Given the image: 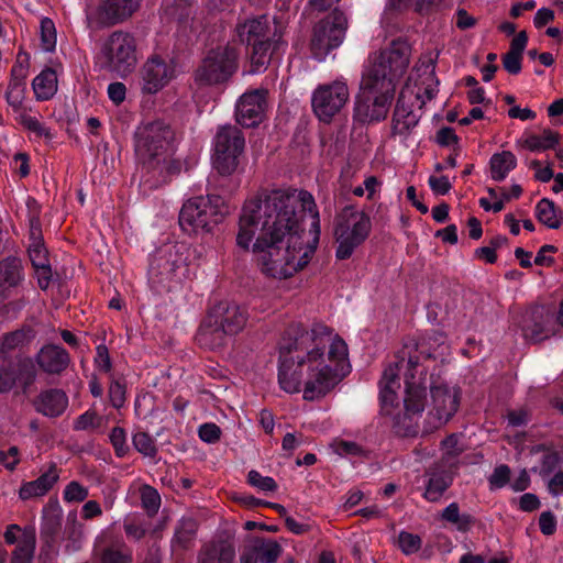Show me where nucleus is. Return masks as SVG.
<instances>
[{
  "label": "nucleus",
  "instance_id": "nucleus-1",
  "mask_svg": "<svg viewBox=\"0 0 563 563\" xmlns=\"http://www.w3.org/2000/svg\"><path fill=\"white\" fill-rule=\"evenodd\" d=\"M320 236V216L305 190H264L247 199L239 219L236 245L252 251L261 271L286 279L302 269Z\"/></svg>",
  "mask_w": 563,
  "mask_h": 563
},
{
  "label": "nucleus",
  "instance_id": "nucleus-2",
  "mask_svg": "<svg viewBox=\"0 0 563 563\" xmlns=\"http://www.w3.org/2000/svg\"><path fill=\"white\" fill-rule=\"evenodd\" d=\"M347 355L344 340L324 324H291L280 345L279 386L289 394L302 390L305 400H319L347 373Z\"/></svg>",
  "mask_w": 563,
  "mask_h": 563
},
{
  "label": "nucleus",
  "instance_id": "nucleus-3",
  "mask_svg": "<svg viewBox=\"0 0 563 563\" xmlns=\"http://www.w3.org/2000/svg\"><path fill=\"white\" fill-rule=\"evenodd\" d=\"M410 62V46L394 41L389 47L368 56L355 98L354 118L360 122L384 120L396 91L398 78Z\"/></svg>",
  "mask_w": 563,
  "mask_h": 563
},
{
  "label": "nucleus",
  "instance_id": "nucleus-4",
  "mask_svg": "<svg viewBox=\"0 0 563 563\" xmlns=\"http://www.w3.org/2000/svg\"><path fill=\"white\" fill-rule=\"evenodd\" d=\"M405 382V413L396 418V424H402L405 434L416 432L413 420L421 416L427 404V372L419 364V355L415 345H405L396 355V361L389 364L379 382L380 400L384 410L393 407L398 400L400 388L399 375Z\"/></svg>",
  "mask_w": 563,
  "mask_h": 563
},
{
  "label": "nucleus",
  "instance_id": "nucleus-5",
  "mask_svg": "<svg viewBox=\"0 0 563 563\" xmlns=\"http://www.w3.org/2000/svg\"><path fill=\"white\" fill-rule=\"evenodd\" d=\"M435 58L431 53L427 54L411 70L394 111L391 128L394 135L402 139L410 135L421 117L418 111L437 96L439 80L435 76Z\"/></svg>",
  "mask_w": 563,
  "mask_h": 563
},
{
  "label": "nucleus",
  "instance_id": "nucleus-6",
  "mask_svg": "<svg viewBox=\"0 0 563 563\" xmlns=\"http://www.w3.org/2000/svg\"><path fill=\"white\" fill-rule=\"evenodd\" d=\"M175 133L169 124L156 120L140 125L134 134L139 162L162 176L179 172V163L170 158Z\"/></svg>",
  "mask_w": 563,
  "mask_h": 563
},
{
  "label": "nucleus",
  "instance_id": "nucleus-7",
  "mask_svg": "<svg viewBox=\"0 0 563 563\" xmlns=\"http://www.w3.org/2000/svg\"><path fill=\"white\" fill-rule=\"evenodd\" d=\"M236 35L242 43L252 46V71L260 73L265 69L273 57L286 44L283 41V26L271 22L266 15L247 19L235 27Z\"/></svg>",
  "mask_w": 563,
  "mask_h": 563
},
{
  "label": "nucleus",
  "instance_id": "nucleus-8",
  "mask_svg": "<svg viewBox=\"0 0 563 563\" xmlns=\"http://www.w3.org/2000/svg\"><path fill=\"white\" fill-rule=\"evenodd\" d=\"M246 311L240 306L221 301L214 305L199 327L196 340L200 346L214 350L223 346L227 338L238 334L246 324Z\"/></svg>",
  "mask_w": 563,
  "mask_h": 563
},
{
  "label": "nucleus",
  "instance_id": "nucleus-9",
  "mask_svg": "<svg viewBox=\"0 0 563 563\" xmlns=\"http://www.w3.org/2000/svg\"><path fill=\"white\" fill-rule=\"evenodd\" d=\"M229 214L224 199L217 195L189 199L179 213V224L188 232L210 231Z\"/></svg>",
  "mask_w": 563,
  "mask_h": 563
},
{
  "label": "nucleus",
  "instance_id": "nucleus-10",
  "mask_svg": "<svg viewBox=\"0 0 563 563\" xmlns=\"http://www.w3.org/2000/svg\"><path fill=\"white\" fill-rule=\"evenodd\" d=\"M99 57L109 71L122 77L131 74L137 65V41L134 34L115 30L104 37Z\"/></svg>",
  "mask_w": 563,
  "mask_h": 563
},
{
  "label": "nucleus",
  "instance_id": "nucleus-11",
  "mask_svg": "<svg viewBox=\"0 0 563 563\" xmlns=\"http://www.w3.org/2000/svg\"><path fill=\"white\" fill-rule=\"evenodd\" d=\"M369 232V217L353 207H345L339 214L334 232L338 242L335 256L339 260L349 258L354 250L367 239Z\"/></svg>",
  "mask_w": 563,
  "mask_h": 563
},
{
  "label": "nucleus",
  "instance_id": "nucleus-12",
  "mask_svg": "<svg viewBox=\"0 0 563 563\" xmlns=\"http://www.w3.org/2000/svg\"><path fill=\"white\" fill-rule=\"evenodd\" d=\"M187 272L186 257L176 245L157 251L150 265V279L154 285L170 289Z\"/></svg>",
  "mask_w": 563,
  "mask_h": 563
},
{
  "label": "nucleus",
  "instance_id": "nucleus-13",
  "mask_svg": "<svg viewBox=\"0 0 563 563\" xmlns=\"http://www.w3.org/2000/svg\"><path fill=\"white\" fill-rule=\"evenodd\" d=\"M346 29V16L336 9L319 21L313 29L310 44L313 56L319 60L324 59L332 49L343 43Z\"/></svg>",
  "mask_w": 563,
  "mask_h": 563
},
{
  "label": "nucleus",
  "instance_id": "nucleus-14",
  "mask_svg": "<svg viewBox=\"0 0 563 563\" xmlns=\"http://www.w3.org/2000/svg\"><path fill=\"white\" fill-rule=\"evenodd\" d=\"M244 144V136L236 126L219 129L214 137L213 166L221 175L229 176L236 170Z\"/></svg>",
  "mask_w": 563,
  "mask_h": 563
},
{
  "label": "nucleus",
  "instance_id": "nucleus-15",
  "mask_svg": "<svg viewBox=\"0 0 563 563\" xmlns=\"http://www.w3.org/2000/svg\"><path fill=\"white\" fill-rule=\"evenodd\" d=\"M429 387L431 395L428 411L429 428L438 429L456 413L460 407L461 389L440 378L432 379Z\"/></svg>",
  "mask_w": 563,
  "mask_h": 563
},
{
  "label": "nucleus",
  "instance_id": "nucleus-16",
  "mask_svg": "<svg viewBox=\"0 0 563 563\" xmlns=\"http://www.w3.org/2000/svg\"><path fill=\"white\" fill-rule=\"evenodd\" d=\"M238 52L232 46L218 47L208 53L197 68L195 79L200 85H216L228 80L238 68Z\"/></svg>",
  "mask_w": 563,
  "mask_h": 563
},
{
  "label": "nucleus",
  "instance_id": "nucleus-17",
  "mask_svg": "<svg viewBox=\"0 0 563 563\" xmlns=\"http://www.w3.org/2000/svg\"><path fill=\"white\" fill-rule=\"evenodd\" d=\"M350 100V89L343 78L318 86L311 97V106L320 121L330 122Z\"/></svg>",
  "mask_w": 563,
  "mask_h": 563
},
{
  "label": "nucleus",
  "instance_id": "nucleus-18",
  "mask_svg": "<svg viewBox=\"0 0 563 563\" xmlns=\"http://www.w3.org/2000/svg\"><path fill=\"white\" fill-rule=\"evenodd\" d=\"M174 60L152 54L139 69V85L143 95H156L176 78Z\"/></svg>",
  "mask_w": 563,
  "mask_h": 563
},
{
  "label": "nucleus",
  "instance_id": "nucleus-19",
  "mask_svg": "<svg viewBox=\"0 0 563 563\" xmlns=\"http://www.w3.org/2000/svg\"><path fill=\"white\" fill-rule=\"evenodd\" d=\"M36 369L30 358L12 360L0 355V393H9L19 382L25 393L35 382Z\"/></svg>",
  "mask_w": 563,
  "mask_h": 563
},
{
  "label": "nucleus",
  "instance_id": "nucleus-20",
  "mask_svg": "<svg viewBox=\"0 0 563 563\" xmlns=\"http://www.w3.org/2000/svg\"><path fill=\"white\" fill-rule=\"evenodd\" d=\"M554 314L544 307H534L521 317L520 329L526 341L542 342L556 333Z\"/></svg>",
  "mask_w": 563,
  "mask_h": 563
},
{
  "label": "nucleus",
  "instance_id": "nucleus-21",
  "mask_svg": "<svg viewBox=\"0 0 563 563\" xmlns=\"http://www.w3.org/2000/svg\"><path fill=\"white\" fill-rule=\"evenodd\" d=\"M137 7L139 0H104L87 19L93 29L113 26L128 20Z\"/></svg>",
  "mask_w": 563,
  "mask_h": 563
},
{
  "label": "nucleus",
  "instance_id": "nucleus-22",
  "mask_svg": "<svg viewBox=\"0 0 563 563\" xmlns=\"http://www.w3.org/2000/svg\"><path fill=\"white\" fill-rule=\"evenodd\" d=\"M267 109V90L255 89L243 93L236 103V121L246 128L260 124Z\"/></svg>",
  "mask_w": 563,
  "mask_h": 563
},
{
  "label": "nucleus",
  "instance_id": "nucleus-23",
  "mask_svg": "<svg viewBox=\"0 0 563 563\" xmlns=\"http://www.w3.org/2000/svg\"><path fill=\"white\" fill-rule=\"evenodd\" d=\"M282 547L273 539L254 538L241 555V563H276Z\"/></svg>",
  "mask_w": 563,
  "mask_h": 563
},
{
  "label": "nucleus",
  "instance_id": "nucleus-24",
  "mask_svg": "<svg viewBox=\"0 0 563 563\" xmlns=\"http://www.w3.org/2000/svg\"><path fill=\"white\" fill-rule=\"evenodd\" d=\"M24 280L21 260L8 257L0 262V297L5 299L18 292Z\"/></svg>",
  "mask_w": 563,
  "mask_h": 563
},
{
  "label": "nucleus",
  "instance_id": "nucleus-25",
  "mask_svg": "<svg viewBox=\"0 0 563 563\" xmlns=\"http://www.w3.org/2000/svg\"><path fill=\"white\" fill-rule=\"evenodd\" d=\"M25 71L22 65L13 66L11 70V79L5 91V101L13 112L19 115L21 111H26L24 106L26 86Z\"/></svg>",
  "mask_w": 563,
  "mask_h": 563
},
{
  "label": "nucleus",
  "instance_id": "nucleus-26",
  "mask_svg": "<svg viewBox=\"0 0 563 563\" xmlns=\"http://www.w3.org/2000/svg\"><path fill=\"white\" fill-rule=\"evenodd\" d=\"M38 366L48 374H60L70 362L67 351L58 345L43 346L36 355Z\"/></svg>",
  "mask_w": 563,
  "mask_h": 563
},
{
  "label": "nucleus",
  "instance_id": "nucleus-27",
  "mask_svg": "<svg viewBox=\"0 0 563 563\" xmlns=\"http://www.w3.org/2000/svg\"><path fill=\"white\" fill-rule=\"evenodd\" d=\"M59 471L55 464H51L36 479L21 486L19 495L22 499L44 496L57 483Z\"/></svg>",
  "mask_w": 563,
  "mask_h": 563
},
{
  "label": "nucleus",
  "instance_id": "nucleus-28",
  "mask_svg": "<svg viewBox=\"0 0 563 563\" xmlns=\"http://www.w3.org/2000/svg\"><path fill=\"white\" fill-rule=\"evenodd\" d=\"M29 256L34 267L38 287L43 290L47 289L51 285L53 274L44 243L29 244Z\"/></svg>",
  "mask_w": 563,
  "mask_h": 563
},
{
  "label": "nucleus",
  "instance_id": "nucleus-29",
  "mask_svg": "<svg viewBox=\"0 0 563 563\" xmlns=\"http://www.w3.org/2000/svg\"><path fill=\"white\" fill-rule=\"evenodd\" d=\"M35 409L46 417L60 416L68 406V397L62 389L42 391L35 400Z\"/></svg>",
  "mask_w": 563,
  "mask_h": 563
},
{
  "label": "nucleus",
  "instance_id": "nucleus-30",
  "mask_svg": "<svg viewBox=\"0 0 563 563\" xmlns=\"http://www.w3.org/2000/svg\"><path fill=\"white\" fill-rule=\"evenodd\" d=\"M560 141V134L550 129L543 130L541 135L526 133L516 141L518 148L528 150L530 152H541L554 148Z\"/></svg>",
  "mask_w": 563,
  "mask_h": 563
},
{
  "label": "nucleus",
  "instance_id": "nucleus-31",
  "mask_svg": "<svg viewBox=\"0 0 563 563\" xmlns=\"http://www.w3.org/2000/svg\"><path fill=\"white\" fill-rule=\"evenodd\" d=\"M234 549L225 541L206 544L198 556V563H232Z\"/></svg>",
  "mask_w": 563,
  "mask_h": 563
},
{
  "label": "nucleus",
  "instance_id": "nucleus-32",
  "mask_svg": "<svg viewBox=\"0 0 563 563\" xmlns=\"http://www.w3.org/2000/svg\"><path fill=\"white\" fill-rule=\"evenodd\" d=\"M517 157L510 151H501L495 153L489 158V173L490 177L495 181L505 180L509 173L517 167Z\"/></svg>",
  "mask_w": 563,
  "mask_h": 563
},
{
  "label": "nucleus",
  "instance_id": "nucleus-33",
  "mask_svg": "<svg viewBox=\"0 0 563 563\" xmlns=\"http://www.w3.org/2000/svg\"><path fill=\"white\" fill-rule=\"evenodd\" d=\"M34 95L37 100H48L58 87L57 74L52 68L43 69L32 81Z\"/></svg>",
  "mask_w": 563,
  "mask_h": 563
},
{
  "label": "nucleus",
  "instance_id": "nucleus-34",
  "mask_svg": "<svg viewBox=\"0 0 563 563\" xmlns=\"http://www.w3.org/2000/svg\"><path fill=\"white\" fill-rule=\"evenodd\" d=\"M429 481L424 492V498L429 501H438L443 493L450 487L452 484V477L450 474L443 471H431L428 473Z\"/></svg>",
  "mask_w": 563,
  "mask_h": 563
},
{
  "label": "nucleus",
  "instance_id": "nucleus-35",
  "mask_svg": "<svg viewBox=\"0 0 563 563\" xmlns=\"http://www.w3.org/2000/svg\"><path fill=\"white\" fill-rule=\"evenodd\" d=\"M441 518L453 523L461 532L468 531L475 521L470 514H460V508L456 503H451L446 506L442 510Z\"/></svg>",
  "mask_w": 563,
  "mask_h": 563
},
{
  "label": "nucleus",
  "instance_id": "nucleus-36",
  "mask_svg": "<svg viewBox=\"0 0 563 563\" xmlns=\"http://www.w3.org/2000/svg\"><path fill=\"white\" fill-rule=\"evenodd\" d=\"M16 120L24 129L34 133L37 137L51 141L54 136L51 129L47 128L45 123L41 122L37 117L31 115L27 110L21 111V113L16 115Z\"/></svg>",
  "mask_w": 563,
  "mask_h": 563
},
{
  "label": "nucleus",
  "instance_id": "nucleus-37",
  "mask_svg": "<svg viewBox=\"0 0 563 563\" xmlns=\"http://www.w3.org/2000/svg\"><path fill=\"white\" fill-rule=\"evenodd\" d=\"M536 216L541 223L550 229H558L561 225L554 202L547 198L541 199L537 203Z\"/></svg>",
  "mask_w": 563,
  "mask_h": 563
},
{
  "label": "nucleus",
  "instance_id": "nucleus-38",
  "mask_svg": "<svg viewBox=\"0 0 563 563\" xmlns=\"http://www.w3.org/2000/svg\"><path fill=\"white\" fill-rule=\"evenodd\" d=\"M197 531V523L195 520L188 518L180 520L174 534L173 544L180 549H187L195 539Z\"/></svg>",
  "mask_w": 563,
  "mask_h": 563
},
{
  "label": "nucleus",
  "instance_id": "nucleus-39",
  "mask_svg": "<svg viewBox=\"0 0 563 563\" xmlns=\"http://www.w3.org/2000/svg\"><path fill=\"white\" fill-rule=\"evenodd\" d=\"M34 549V533H24L12 553V559L10 563H32Z\"/></svg>",
  "mask_w": 563,
  "mask_h": 563
},
{
  "label": "nucleus",
  "instance_id": "nucleus-40",
  "mask_svg": "<svg viewBox=\"0 0 563 563\" xmlns=\"http://www.w3.org/2000/svg\"><path fill=\"white\" fill-rule=\"evenodd\" d=\"M132 552L123 543L110 545L102 550L100 563H131Z\"/></svg>",
  "mask_w": 563,
  "mask_h": 563
},
{
  "label": "nucleus",
  "instance_id": "nucleus-41",
  "mask_svg": "<svg viewBox=\"0 0 563 563\" xmlns=\"http://www.w3.org/2000/svg\"><path fill=\"white\" fill-rule=\"evenodd\" d=\"M139 493L142 508L151 517L156 515L161 506V497L157 490L147 484H141Z\"/></svg>",
  "mask_w": 563,
  "mask_h": 563
},
{
  "label": "nucleus",
  "instance_id": "nucleus-42",
  "mask_svg": "<svg viewBox=\"0 0 563 563\" xmlns=\"http://www.w3.org/2000/svg\"><path fill=\"white\" fill-rule=\"evenodd\" d=\"M41 47L44 52H53L56 47V29L49 18H43L40 24Z\"/></svg>",
  "mask_w": 563,
  "mask_h": 563
},
{
  "label": "nucleus",
  "instance_id": "nucleus-43",
  "mask_svg": "<svg viewBox=\"0 0 563 563\" xmlns=\"http://www.w3.org/2000/svg\"><path fill=\"white\" fill-rule=\"evenodd\" d=\"M133 445L144 456L154 457L157 453L154 440L145 432H137L133 435Z\"/></svg>",
  "mask_w": 563,
  "mask_h": 563
},
{
  "label": "nucleus",
  "instance_id": "nucleus-44",
  "mask_svg": "<svg viewBox=\"0 0 563 563\" xmlns=\"http://www.w3.org/2000/svg\"><path fill=\"white\" fill-rule=\"evenodd\" d=\"M101 426V417L95 411L88 410L80 415L74 422V429L77 431L95 430Z\"/></svg>",
  "mask_w": 563,
  "mask_h": 563
},
{
  "label": "nucleus",
  "instance_id": "nucleus-45",
  "mask_svg": "<svg viewBox=\"0 0 563 563\" xmlns=\"http://www.w3.org/2000/svg\"><path fill=\"white\" fill-rule=\"evenodd\" d=\"M88 497V489L80 483L73 481L64 489V499L67 503L84 501Z\"/></svg>",
  "mask_w": 563,
  "mask_h": 563
},
{
  "label": "nucleus",
  "instance_id": "nucleus-46",
  "mask_svg": "<svg viewBox=\"0 0 563 563\" xmlns=\"http://www.w3.org/2000/svg\"><path fill=\"white\" fill-rule=\"evenodd\" d=\"M249 483L264 492H274L277 489V484L273 477L263 476L257 471H250L247 475Z\"/></svg>",
  "mask_w": 563,
  "mask_h": 563
},
{
  "label": "nucleus",
  "instance_id": "nucleus-47",
  "mask_svg": "<svg viewBox=\"0 0 563 563\" xmlns=\"http://www.w3.org/2000/svg\"><path fill=\"white\" fill-rule=\"evenodd\" d=\"M398 543L405 554L415 553L421 548L420 537L405 531L399 533Z\"/></svg>",
  "mask_w": 563,
  "mask_h": 563
},
{
  "label": "nucleus",
  "instance_id": "nucleus-48",
  "mask_svg": "<svg viewBox=\"0 0 563 563\" xmlns=\"http://www.w3.org/2000/svg\"><path fill=\"white\" fill-rule=\"evenodd\" d=\"M27 340L26 333L24 331H14L5 334L1 340V355H4L5 352L10 350H14Z\"/></svg>",
  "mask_w": 563,
  "mask_h": 563
},
{
  "label": "nucleus",
  "instance_id": "nucleus-49",
  "mask_svg": "<svg viewBox=\"0 0 563 563\" xmlns=\"http://www.w3.org/2000/svg\"><path fill=\"white\" fill-rule=\"evenodd\" d=\"M110 441L114 448L115 454L119 457H122L128 453L129 446L126 445L125 431L122 428L114 427L111 430Z\"/></svg>",
  "mask_w": 563,
  "mask_h": 563
},
{
  "label": "nucleus",
  "instance_id": "nucleus-50",
  "mask_svg": "<svg viewBox=\"0 0 563 563\" xmlns=\"http://www.w3.org/2000/svg\"><path fill=\"white\" fill-rule=\"evenodd\" d=\"M332 449L339 455H361L363 453L362 448L353 441L334 440L331 444Z\"/></svg>",
  "mask_w": 563,
  "mask_h": 563
},
{
  "label": "nucleus",
  "instance_id": "nucleus-51",
  "mask_svg": "<svg viewBox=\"0 0 563 563\" xmlns=\"http://www.w3.org/2000/svg\"><path fill=\"white\" fill-rule=\"evenodd\" d=\"M108 396L111 405L119 409L125 402V387L117 380H113L108 390Z\"/></svg>",
  "mask_w": 563,
  "mask_h": 563
},
{
  "label": "nucleus",
  "instance_id": "nucleus-52",
  "mask_svg": "<svg viewBox=\"0 0 563 563\" xmlns=\"http://www.w3.org/2000/svg\"><path fill=\"white\" fill-rule=\"evenodd\" d=\"M199 438L207 443H216L220 440L221 429L216 423H205L199 427Z\"/></svg>",
  "mask_w": 563,
  "mask_h": 563
},
{
  "label": "nucleus",
  "instance_id": "nucleus-53",
  "mask_svg": "<svg viewBox=\"0 0 563 563\" xmlns=\"http://www.w3.org/2000/svg\"><path fill=\"white\" fill-rule=\"evenodd\" d=\"M522 54L507 52L503 57L504 68L511 75H517L521 70Z\"/></svg>",
  "mask_w": 563,
  "mask_h": 563
},
{
  "label": "nucleus",
  "instance_id": "nucleus-54",
  "mask_svg": "<svg viewBox=\"0 0 563 563\" xmlns=\"http://www.w3.org/2000/svg\"><path fill=\"white\" fill-rule=\"evenodd\" d=\"M509 476L510 468L507 465H499L494 470L493 474L490 475L489 483L492 486L500 488L508 483Z\"/></svg>",
  "mask_w": 563,
  "mask_h": 563
},
{
  "label": "nucleus",
  "instance_id": "nucleus-55",
  "mask_svg": "<svg viewBox=\"0 0 563 563\" xmlns=\"http://www.w3.org/2000/svg\"><path fill=\"white\" fill-rule=\"evenodd\" d=\"M530 411L526 408L509 410L507 412L508 423L512 427L526 426L530 420Z\"/></svg>",
  "mask_w": 563,
  "mask_h": 563
},
{
  "label": "nucleus",
  "instance_id": "nucleus-56",
  "mask_svg": "<svg viewBox=\"0 0 563 563\" xmlns=\"http://www.w3.org/2000/svg\"><path fill=\"white\" fill-rule=\"evenodd\" d=\"M125 96L126 87L123 82L115 81L108 86V97L117 106L121 104L125 100Z\"/></svg>",
  "mask_w": 563,
  "mask_h": 563
},
{
  "label": "nucleus",
  "instance_id": "nucleus-57",
  "mask_svg": "<svg viewBox=\"0 0 563 563\" xmlns=\"http://www.w3.org/2000/svg\"><path fill=\"white\" fill-rule=\"evenodd\" d=\"M429 186L431 190L437 195H445L451 190V183L446 176H430Z\"/></svg>",
  "mask_w": 563,
  "mask_h": 563
},
{
  "label": "nucleus",
  "instance_id": "nucleus-58",
  "mask_svg": "<svg viewBox=\"0 0 563 563\" xmlns=\"http://www.w3.org/2000/svg\"><path fill=\"white\" fill-rule=\"evenodd\" d=\"M540 530L545 536H552L556 530V519L551 511H544L539 518Z\"/></svg>",
  "mask_w": 563,
  "mask_h": 563
},
{
  "label": "nucleus",
  "instance_id": "nucleus-59",
  "mask_svg": "<svg viewBox=\"0 0 563 563\" xmlns=\"http://www.w3.org/2000/svg\"><path fill=\"white\" fill-rule=\"evenodd\" d=\"M95 362H96L97 367L100 371H102L104 373H108L111 371V360H110L108 347L106 345L101 344V345L97 346V356H96Z\"/></svg>",
  "mask_w": 563,
  "mask_h": 563
},
{
  "label": "nucleus",
  "instance_id": "nucleus-60",
  "mask_svg": "<svg viewBox=\"0 0 563 563\" xmlns=\"http://www.w3.org/2000/svg\"><path fill=\"white\" fill-rule=\"evenodd\" d=\"M19 462V450L16 446H11L7 452H0V463L5 468L12 471Z\"/></svg>",
  "mask_w": 563,
  "mask_h": 563
},
{
  "label": "nucleus",
  "instance_id": "nucleus-61",
  "mask_svg": "<svg viewBox=\"0 0 563 563\" xmlns=\"http://www.w3.org/2000/svg\"><path fill=\"white\" fill-rule=\"evenodd\" d=\"M457 135L452 128L445 126L438 131L435 141L441 146H450L457 143Z\"/></svg>",
  "mask_w": 563,
  "mask_h": 563
},
{
  "label": "nucleus",
  "instance_id": "nucleus-62",
  "mask_svg": "<svg viewBox=\"0 0 563 563\" xmlns=\"http://www.w3.org/2000/svg\"><path fill=\"white\" fill-rule=\"evenodd\" d=\"M442 448L446 455L456 456L462 452L460 446V437L455 433L450 434L442 441Z\"/></svg>",
  "mask_w": 563,
  "mask_h": 563
},
{
  "label": "nucleus",
  "instance_id": "nucleus-63",
  "mask_svg": "<svg viewBox=\"0 0 563 563\" xmlns=\"http://www.w3.org/2000/svg\"><path fill=\"white\" fill-rule=\"evenodd\" d=\"M508 115L511 119H519L521 121H528L536 119L537 114L529 108H520L519 106H512L508 110Z\"/></svg>",
  "mask_w": 563,
  "mask_h": 563
},
{
  "label": "nucleus",
  "instance_id": "nucleus-64",
  "mask_svg": "<svg viewBox=\"0 0 563 563\" xmlns=\"http://www.w3.org/2000/svg\"><path fill=\"white\" fill-rule=\"evenodd\" d=\"M124 531L128 537L140 540L145 536L146 529L140 523L130 520L124 522Z\"/></svg>",
  "mask_w": 563,
  "mask_h": 563
}]
</instances>
